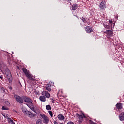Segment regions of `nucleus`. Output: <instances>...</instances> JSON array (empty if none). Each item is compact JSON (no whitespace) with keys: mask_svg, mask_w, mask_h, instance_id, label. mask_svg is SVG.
Here are the masks:
<instances>
[{"mask_svg":"<svg viewBox=\"0 0 124 124\" xmlns=\"http://www.w3.org/2000/svg\"><path fill=\"white\" fill-rule=\"evenodd\" d=\"M77 4H74L72 6V10H76L77 9Z\"/></svg>","mask_w":124,"mask_h":124,"instance_id":"obj_21","label":"nucleus"},{"mask_svg":"<svg viewBox=\"0 0 124 124\" xmlns=\"http://www.w3.org/2000/svg\"><path fill=\"white\" fill-rule=\"evenodd\" d=\"M120 121L124 122V112H122L119 115Z\"/></svg>","mask_w":124,"mask_h":124,"instance_id":"obj_13","label":"nucleus"},{"mask_svg":"<svg viewBox=\"0 0 124 124\" xmlns=\"http://www.w3.org/2000/svg\"><path fill=\"white\" fill-rule=\"evenodd\" d=\"M5 74L7 79H10V78H11V73H10V70H9V69H5Z\"/></svg>","mask_w":124,"mask_h":124,"instance_id":"obj_6","label":"nucleus"},{"mask_svg":"<svg viewBox=\"0 0 124 124\" xmlns=\"http://www.w3.org/2000/svg\"><path fill=\"white\" fill-rule=\"evenodd\" d=\"M85 30L87 33H91V32H93V29H92V28H90L89 26H87L85 28Z\"/></svg>","mask_w":124,"mask_h":124,"instance_id":"obj_8","label":"nucleus"},{"mask_svg":"<svg viewBox=\"0 0 124 124\" xmlns=\"http://www.w3.org/2000/svg\"><path fill=\"white\" fill-rule=\"evenodd\" d=\"M77 117L79 119L78 120V124H81L82 123H83V121L85 120L87 121V117L85 116V114L84 113H82L80 114H79L78 113L77 114Z\"/></svg>","mask_w":124,"mask_h":124,"instance_id":"obj_2","label":"nucleus"},{"mask_svg":"<svg viewBox=\"0 0 124 124\" xmlns=\"http://www.w3.org/2000/svg\"><path fill=\"white\" fill-rule=\"evenodd\" d=\"M6 119H7V120H8L9 122H10L11 124H15V122H14L13 120H12L11 118L9 117H6Z\"/></svg>","mask_w":124,"mask_h":124,"instance_id":"obj_19","label":"nucleus"},{"mask_svg":"<svg viewBox=\"0 0 124 124\" xmlns=\"http://www.w3.org/2000/svg\"><path fill=\"white\" fill-rule=\"evenodd\" d=\"M39 99L42 102H45L46 101V97H45V96H40Z\"/></svg>","mask_w":124,"mask_h":124,"instance_id":"obj_16","label":"nucleus"},{"mask_svg":"<svg viewBox=\"0 0 124 124\" xmlns=\"http://www.w3.org/2000/svg\"><path fill=\"white\" fill-rule=\"evenodd\" d=\"M116 108L118 110H120V109H123V104L121 103H118L116 105Z\"/></svg>","mask_w":124,"mask_h":124,"instance_id":"obj_14","label":"nucleus"},{"mask_svg":"<svg viewBox=\"0 0 124 124\" xmlns=\"http://www.w3.org/2000/svg\"><path fill=\"white\" fill-rule=\"evenodd\" d=\"M5 104H6V105H7L8 106H10V103H9L8 101H6V102H5Z\"/></svg>","mask_w":124,"mask_h":124,"instance_id":"obj_27","label":"nucleus"},{"mask_svg":"<svg viewBox=\"0 0 124 124\" xmlns=\"http://www.w3.org/2000/svg\"><path fill=\"white\" fill-rule=\"evenodd\" d=\"M67 124H74V123H73V122L70 121V122H68Z\"/></svg>","mask_w":124,"mask_h":124,"instance_id":"obj_28","label":"nucleus"},{"mask_svg":"<svg viewBox=\"0 0 124 124\" xmlns=\"http://www.w3.org/2000/svg\"><path fill=\"white\" fill-rule=\"evenodd\" d=\"M1 90H2L3 92H4V88H1Z\"/></svg>","mask_w":124,"mask_h":124,"instance_id":"obj_30","label":"nucleus"},{"mask_svg":"<svg viewBox=\"0 0 124 124\" xmlns=\"http://www.w3.org/2000/svg\"><path fill=\"white\" fill-rule=\"evenodd\" d=\"M41 117L43 119V123H44V124H49V117H48L45 114H41Z\"/></svg>","mask_w":124,"mask_h":124,"instance_id":"obj_5","label":"nucleus"},{"mask_svg":"<svg viewBox=\"0 0 124 124\" xmlns=\"http://www.w3.org/2000/svg\"><path fill=\"white\" fill-rule=\"evenodd\" d=\"M22 70L29 80H33V78L31 77V73H30V71L28 70L26 68H22Z\"/></svg>","mask_w":124,"mask_h":124,"instance_id":"obj_3","label":"nucleus"},{"mask_svg":"<svg viewBox=\"0 0 124 124\" xmlns=\"http://www.w3.org/2000/svg\"><path fill=\"white\" fill-rule=\"evenodd\" d=\"M36 124H43V123L42 122V120H41V119H39L37 120Z\"/></svg>","mask_w":124,"mask_h":124,"instance_id":"obj_20","label":"nucleus"},{"mask_svg":"<svg viewBox=\"0 0 124 124\" xmlns=\"http://www.w3.org/2000/svg\"><path fill=\"white\" fill-rule=\"evenodd\" d=\"M4 118H5L6 119V118H9V117H8V115L7 114H6V116H5V115H4Z\"/></svg>","mask_w":124,"mask_h":124,"instance_id":"obj_29","label":"nucleus"},{"mask_svg":"<svg viewBox=\"0 0 124 124\" xmlns=\"http://www.w3.org/2000/svg\"><path fill=\"white\" fill-rule=\"evenodd\" d=\"M14 98L15 100L19 104H22L23 102V98L24 96H20L19 95L17 94H14Z\"/></svg>","mask_w":124,"mask_h":124,"instance_id":"obj_4","label":"nucleus"},{"mask_svg":"<svg viewBox=\"0 0 124 124\" xmlns=\"http://www.w3.org/2000/svg\"><path fill=\"white\" fill-rule=\"evenodd\" d=\"M27 104V106L33 112H35V109H34V105H33V102L32 100L28 96H23V102Z\"/></svg>","mask_w":124,"mask_h":124,"instance_id":"obj_1","label":"nucleus"},{"mask_svg":"<svg viewBox=\"0 0 124 124\" xmlns=\"http://www.w3.org/2000/svg\"><path fill=\"white\" fill-rule=\"evenodd\" d=\"M1 109L2 110H8V108H7L5 106H2Z\"/></svg>","mask_w":124,"mask_h":124,"instance_id":"obj_26","label":"nucleus"},{"mask_svg":"<svg viewBox=\"0 0 124 124\" xmlns=\"http://www.w3.org/2000/svg\"><path fill=\"white\" fill-rule=\"evenodd\" d=\"M68 1H71V0H67Z\"/></svg>","mask_w":124,"mask_h":124,"instance_id":"obj_35","label":"nucleus"},{"mask_svg":"<svg viewBox=\"0 0 124 124\" xmlns=\"http://www.w3.org/2000/svg\"><path fill=\"white\" fill-rule=\"evenodd\" d=\"M50 100H54V99L53 98L50 99Z\"/></svg>","mask_w":124,"mask_h":124,"instance_id":"obj_32","label":"nucleus"},{"mask_svg":"<svg viewBox=\"0 0 124 124\" xmlns=\"http://www.w3.org/2000/svg\"><path fill=\"white\" fill-rule=\"evenodd\" d=\"M89 24H90V23H88V25H89Z\"/></svg>","mask_w":124,"mask_h":124,"instance_id":"obj_37","label":"nucleus"},{"mask_svg":"<svg viewBox=\"0 0 124 124\" xmlns=\"http://www.w3.org/2000/svg\"><path fill=\"white\" fill-rule=\"evenodd\" d=\"M24 115H26V116H28V117H30V118H32V117H34V114H32V113L31 112V111H29L27 110L24 114Z\"/></svg>","mask_w":124,"mask_h":124,"instance_id":"obj_7","label":"nucleus"},{"mask_svg":"<svg viewBox=\"0 0 124 124\" xmlns=\"http://www.w3.org/2000/svg\"><path fill=\"white\" fill-rule=\"evenodd\" d=\"M57 117L59 121H63L64 120V116L62 114H59Z\"/></svg>","mask_w":124,"mask_h":124,"instance_id":"obj_15","label":"nucleus"},{"mask_svg":"<svg viewBox=\"0 0 124 124\" xmlns=\"http://www.w3.org/2000/svg\"><path fill=\"white\" fill-rule=\"evenodd\" d=\"M46 89L48 92H51V91H52V89H51V84H46Z\"/></svg>","mask_w":124,"mask_h":124,"instance_id":"obj_17","label":"nucleus"},{"mask_svg":"<svg viewBox=\"0 0 124 124\" xmlns=\"http://www.w3.org/2000/svg\"><path fill=\"white\" fill-rule=\"evenodd\" d=\"M109 23H110V24H112V21H109Z\"/></svg>","mask_w":124,"mask_h":124,"instance_id":"obj_34","label":"nucleus"},{"mask_svg":"<svg viewBox=\"0 0 124 124\" xmlns=\"http://www.w3.org/2000/svg\"><path fill=\"white\" fill-rule=\"evenodd\" d=\"M99 7L100 10H104V9L106 8V5H105V4H104V3L103 2H101V3L100 4Z\"/></svg>","mask_w":124,"mask_h":124,"instance_id":"obj_11","label":"nucleus"},{"mask_svg":"<svg viewBox=\"0 0 124 124\" xmlns=\"http://www.w3.org/2000/svg\"><path fill=\"white\" fill-rule=\"evenodd\" d=\"M22 111L24 114H25L28 110H27V109L25 108H22Z\"/></svg>","mask_w":124,"mask_h":124,"instance_id":"obj_25","label":"nucleus"},{"mask_svg":"<svg viewBox=\"0 0 124 124\" xmlns=\"http://www.w3.org/2000/svg\"><path fill=\"white\" fill-rule=\"evenodd\" d=\"M54 102H55V101L54 100H52V103H54Z\"/></svg>","mask_w":124,"mask_h":124,"instance_id":"obj_33","label":"nucleus"},{"mask_svg":"<svg viewBox=\"0 0 124 124\" xmlns=\"http://www.w3.org/2000/svg\"><path fill=\"white\" fill-rule=\"evenodd\" d=\"M12 88H11V90H12Z\"/></svg>","mask_w":124,"mask_h":124,"instance_id":"obj_36","label":"nucleus"},{"mask_svg":"<svg viewBox=\"0 0 124 124\" xmlns=\"http://www.w3.org/2000/svg\"><path fill=\"white\" fill-rule=\"evenodd\" d=\"M48 113H49V114L50 115V117L51 118H53V112H52V111H48Z\"/></svg>","mask_w":124,"mask_h":124,"instance_id":"obj_23","label":"nucleus"},{"mask_svg":"<svg viewBox=\"0 0 124 124\" xmlns=\"http://www.w3.org/2000/svg\"><path fill=\"white\" fill-rule=\"evenodd\" d=\"M104 33H106L107 35H109V36H112V35H113V31L111 30H106L104 31Z\"/></svg>","mask_w":124,"mask_h":124,"instance_id":"obj_12","label":"nucleus"},{"mask_svg":"<svg viewBox=\"0 0 124 124\" xmlns=\"http://www.w3.org/2000/svg\"><path fill=\"white\" fill-rule=\"evenodd\" d=\"M80 19L81 20H82V22H83V23H85V24L87 23V22H89V19H88V18H87L82 17Z\"/></svg>","mask_w":124,"mask_h":124,"instance_id":"obj_18","label":"nucleus"},{"mask_svg":"<svg viewBox=\"0 0 124 124\" xmlns=\"http://www.w3.org/2000/svg\"><path fill=\"white\" fill-rule=\"evenodd\" d=\"M6 68V65L5 64L1 62L0 63V70L2 71V70H4Z\"/></svg>","mask_w":124,"mask_h":124,"instance_id":"obj_10","label":"nucleus"},{"mask_svg":"<svg viewBox=\"0 0 124 124\" xmlns=\"http://www.w3.org/2000/svg\"><path fill=\"white\" fill-rule=\"evenodd\" d=\"M0 78L1 79V80H2V79H3L2 77V76H0Z\"/></svg>","mask_w":124,"mask_h":124,"instance_id":"obj_31","label":"nucleus"},{"mask_svg":"<svg viewBox=\"0 0 124 124\" xmlns=\"http://www.w3.org/2000/svg\"><path fill=\"white\" fill-rule=\"evenodd\" d=\"M43 94L46 96V98H50V97L51 96V94L50 93H49V92H48V91H44L43 92Z\"/></svg>","mask_w":124,"mask_h":124,"instance_id":"obj_9","label":"nucleus"},{"mask_svg":"<svg viewBox=\"0 0 124 124\" xmlns=\"http://www.w3.org/2000/svg\"><path fill=\"white\" fill-rule=\"evenodd\" d=\"M89 124H97L93 122V121L92 120H90L89 121Z\"/></svg>","mask_w":124,"mask_h":124,"instance_id":"obj_24","label":"nucleus"},{"mask_svg":"<svg viewBox=\"0 0 124 124\" xmlns=\"http://www.w3.org/2000/svg\"><path fill=\"white\" fill-rule=\"evenodd\" d=\"M46 109L49 111L50 110L52 109V108H51V106L50 105H47L46 106Z\"/></svg>","mask_w":124,"mask_h":124,"instance_id":"obj_22","label":"nucleus"}]
</instances>
